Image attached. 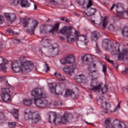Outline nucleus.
<instances>
[{
  "label": "nucleus",
  "mask_w": 128,
  "mask_h": 128,
  "mask_svg": "<svg viewBox=\"0 0 128 128\" xmlns=\"http://www.w3.org/2000/svg\"><path fill=\"white\" fill-rule=\"evenodd\" d=\"M72 27L71 26H64L61 30H60L59 32L61 34L66 36L67 38V42L69 43L74 42H83L84 43L85 46L88 44V41L86 40V35H80V32L76 30H75L74 35L72 34Z\"/></svg>",
  "instance_id": "nucleus-1"
},
{
  "label": "nucleus",
  "mask_w": 128,
  "mask_h": 128,
  "mask_svg": "<svg viewBox=\"0 0 128 128\" xmlns=\"http://www.w3.org/2000/svg\"><path fill=\"white\" fill-rule=\"evenodd\" d=\"M33 64L31 61H26V58L21 57L12 63V70L14 72H30L32 69Z\"/></svg>",
  "instance_id": "nucleus-2"
},
{
  "label": "nucleus",
  "mask_w": 128,
  "mask_h": 128,
  "mask_svg": "<svg viewBox=\"0 0 128 128\" xmlns=\"http://www.w3.org/2000/svg\"><path fill=\"white\" fill-rule=\"evenodd\" d=\"M31 96L34 98V104L37 108H46L48 104V102L46 100H42V98H46V94L44 92V90L40 88H36L31 92Z\"/></svg>",
  "instance_id": "nucleus-3"
},
{
  "label": "nucleus",
  "mask_w": 128,
  "mask_h": 128,
  "mask_svg": "<svg viewBox=\"0 0 128 128\" xmlns=\"http://www.w3.org/2000/svg\"><path fill=\"white\" fill-rule=\"evenodd\" d=\"M52 122L55 126H58L61 124H68V122H74V117L72 114H68L67 116H63L62 117L58 116L56 113L55 112H50L48 115V120L50 124H52Z\"/></svg>",
  "instance_id": "nucleus-4"
},
{
  "label": "nucleus",
  "mask_w": 128,
  "mask_h": 128,
  "mask_svg": "<svg viewBox=\"0 0 128 128\" xmlns=\"http://www.w3.org/2000/svg\"><path fill=\"white\" fill-rule=\"evenodd\" d=\"M98 81L92 80L90 84V87L91 88L90 90L94 92H102V94H104L108 92V86L104 83H100L98 85Z\"/></svg>",
  "instance_id": "nucleus-5"
},
{
  "label": "nucleus",
  "mask_w": 128,
  "mask_h": 128,
  "mask_svg": "<svg viewBox=\"0 0 128 128\" xmlns=\"http://www.w3.org/2000/svg\"><path fill=\"white\" fill-rule=\"evenodd\" d=\"M24 120L31 121L32 124H38L40 122V115L36 112H32L29 109H26L24 112Z\"/></svg>",
  "instance_id": "nucleus-6"
},
{
  "label": "nucleus",
  "mask_w": 128,
  "mask_h": 128,
  "mask_svg": "<svg viewBox=\"0 0 128 128\" xmlns=\"http://www.w3.org/2000/svg\"><path fill=\"white\" fill-rule=\"evenodd\" d=\"M87 12L89 14L86 12H84L83 16H90V20H91L92 24H94L96 26H98L102 24V23H96V21L94 20V14L96 12V8H87Z\"/></svg>",
  "instance_id": "nucleus-7"
},
{
  "label": "nucleus",
  "mask_w": 128,
  "mask_h": 128,
  "mask_svg": "<svg viewBox=\"0 0 128 128\" xmlns=\"http://www.w3.org/2000/svg\"><path fill=\"white\" fill-rule=\"evenodd\" d=\"M114 52L115 54H118V58L119 62H122L124 56H128V50L126 49H122V52H120V46H115L114 49Z\"/></svg>",
  "instance_id": "nucleus-8"
},
{
  "label": "nucleus",
  "mask_w": 128,
  "mask_h": 128,
  "mask_svg": "<svg viewBox=\"0 0 128 128\" xmlns=\"http://www.w3.org/2000/svg\"><path fill=\"white\" fill-rule=\"evenodd\" d=\"M114 8H116V12L118 14V16L119 18H124V4L122 3H118L117 4H113L112 6L110 8V10H114Z\"/></svg>",
  "instance_id": "nucleus-9"
},
{
  "label": "nucleus",
  "mask_w": 128,
  "mask_h": 128,
  "mask_svg": "<svg viewBox=\"0 0 128 128\" xmlns=\"http://www.w3.org/2000/svg\"><path fill=\"white\" fill-rule=\"evenodd\" d=\"M2 94H3V100L4 102H10V88L4 87L2 88Z\"/></svg>",
  "instance_id": "nucleus-10"
},
{
  "label": "nucleus",
  "mask_w": 128,
  "mask_h": 128,
  "mask_svg": "<svg viewBox=\"0 0 128 128\" xmlns=\"http://www.w3.org/2000/svg\"><path fill=\"white\" fill-rule=\"evenodd\" d=\"M58 48V44L56 43H54L49 46H48V54L51 57H54V56L58 54V52L56 54L54 53V50H56Z\"/></svg>",
  "instance_id": "nucleus-11"
},
{
  "label": "nucleus",
  "mask_w": 128,
  "mask_h": 128,
  "mask_svg": "<svg viewBox=\"0 0 128 128\" xmlns=\"http://www.w3.org/2000/svg\"><path fill=\"white\" fill-rule=\"evenodd\" d=\"M102 100L101 99L97 100V104L98 106H101V108L104 110L106 111L104 112V114H108V110L110 108V102H102Z\"/></svg>",
  "instance_id": "nucleus-12"
},
{
  "label": "nucleus",
  "mask_w": 128,
  "mask_h": 128,
  "mask_svg": "<svg viewBox=\"0 0 128 128\" xmlns=\"http://www.w3.org/2000/svg\"><path fill=\"white\" fill-rule=\"evenodd\" d=\"M92 66L90 65L88 67V70L90 71V72L88 73V76L90 78L91 80H96L98 78V72L96 70H94L93 71H90Z\"/></svg>",
  "instance_id": "nucleus-13"
},
{
  "label": "nucleus",
  "mask_w": 128,
  "mask_h": 128,
  "mask_svg": "<svg viewBox=\"0 0 128 128\" xmlns=\"http://www.w3.org/2000/svg\"><path fill=\"white\" fill-rule=\"evenodd\" d=\"M76 67V64H72V66H65L63 68V70L66 74H70L72 72H74Z\"/></svg>",
  "instance_id": "nucleus-14"
},
{
  "label": "nucleus",
  "mask_w": 128,
  "mask_h": 128,
  "mask_svg": "<svg viewBox=\"0 0 128 128\" xmlns=\"http://www.w3.org/2000/svg\"><path fill=\"white\" fill-rule=\"evenodd\" d=\"M4 16L10 22H12L16 20V16L14 13H4Z\"/></svg>",
  "instance_id": "nucleus-15"
},
{
  "label": "nucleus",
  "mask_w": 128,
  "mask_h": 128,
  "mask_svg": "<svg viewBox=\"0 0 128 128\" xmlns=\"http://www.w3.org/2000/svg\"><path fill=\"white\" fill-rule=\"evenodd\" d=\"M60 62L64 65L66 64H72L74 62V56L70 54L65 58L64 61V60H60Z\"/></svg>",
  "instance_id": "nucleus-16"
},
{
  "label": "nucleus",
  "mask_w": 128,
  "mask_h": 128,
  "mask_svg": "<svg viewBox=\"0 0 128 128\" xmlns=\"http://www.w3.org/2000/svg\"><path fill=\"white\" fill-rule=\"evenodd\" d=\"M64 96V98H68V96H70L72 98L73 100H76V98H78V94H76L72 90H68L65 92Z\"/></svg>",
  "instance_id": "nucleus-17"
},
{
  "label": "nucleus",
  "mask_w": 128,
  "mask_h": 128,
  "mask_svg": "<svg viewBox=\"0 0 128 128\" xmlns=\"http://www.w3.org/2000/svg\"><path fill=\"white\" fill-rule=\"evenodd\" d=\"M32 26L30 29H27L26 30L30 34H34V30H36V28L38 26V22L36 21V20H34L32 22Z\"/></svg>",
  "instance_id": "nucleus-18"
},
{
  "label": "nucleus",
  "mask_w": 128,
  "mask_h": 128,
  "mask_svg": "<svg viewBox=\"0 0 128 128\" xmlns=\"http://www.w3.org/2000/svg\"><path fill=\"white\" fill-rule=\"evenodd\" d=\"M100 36V34L96 31L92 32L90 38L92 42H96Z\"/></svg>",
  "instance_id": "nucleus-19"
},
{
  "label": "nucleus",
  "mask_w": 128,
  "mask_h": 128,
  "mask_svg": "<svg viewBox=\"0 0 128 128\" xmlns=\"http://www.w3.org/2000/svg\"><path fill=\"white\" fill-rule=\"evenodd\" d=\"M86 76H84L83 74H80L75 78V80L77 82L84 84L86 82Z\"/></svg>",
  "instance_id": "nucleus-20"
},
{
  "label": "nucleus",
  "mask_w": 128,
  "mask_h": 128,
  "mask_svg": "<svg viewBox=\"0 0 128 128\" xmlns=\"http://www.w3.org/2000/svg\"><path fill=\"white\" fill-rule=\"evenodd\" d=\"M52 42V40H50V39L45 38L42 40L41 42V46L42 48H46L48 46V44H50Z\"/></svg>",
  "instance_id": "nucleus-21"
},
{
  "label": "nucleus",
  "mask_w": 128,
  "mask_h": 128,
  "mask_svg": "<svg viewBox=\"0 0 128 128\" xmlns=\"http://www.w3.org/2000/svg\"><path fill=\"white\" fill-rule=\"evenodd\" d=\"M59 26L60 23L55 24L52 28L50 30L49 32H51L52 34H56V32H58V30Z\"/></svg>",
  "instance_id": "nucleus-22"
},
{
  "label": "nucleus",
  "mask_w": 128,
  "mask_h": 128,
  "mask_svg": "<svg viewBox=\"0 0 128 128\" xmlns=\"http://www.w3.org/2000/svg\"><path fill=\"white\" fill-rule=\"evenodd\" d=\"M49 88L50 90V92L52 94H54L56 92V83H49L48 84Z\"/></svg>",
  "instance_id": "nucleus-23"
},
{
  "label": "nucleus",
  "mask_w": 128,
  "mask_h": 128,
  "mask_svg": "<svg viewBox=\"0 0 128 128\" xmlns=\"http://www.w3.org/2000/svg\"><path fill=\"white\" fill-rule=\"evenodd\" d=\"M32 20V18L24 17L22 20V24L24 28H28V22Z\"/></svg>",
  "instance_id": "nucleus-24"
},
{
  "label": "nucleus",
  "mask_w": 128,
  "mask_h": 128,
  "mask_svg": "<svg viewBox=\"0 0 128 128\" xmlns=\"http://www.w3.org/2000/svg\"><path fill=\"white\" fill-rule=\"evenodd\" d=\"M23 104L26 106H30L32 104V98H26L22 100Z\"/></svg>",
  "instance_id": "nucleus-25"
},
{
  "label": "nucleus",
  "mask_w": 128,
  "mask_h": 128,
  "mask_svg": "<svg viewBox=\"0 0 128 128\" xmlns=\"http://www.w3.org/2000/svg\"><path fill=\"white\" fill-rule=\"evenodd\" d=\"M20 4L22 8H26L30 6V3L28 2V0H22L20 2Z\"/></svg>",
  "instance_id": "nucleus-26"
},
{
  "label": "nucleus",
  "mask_w": 128,
  "mask_h": 128,
  "mask_svg": "<svg viewBox=\"0 0 128 128\" xmlns=\"http://www.w3.org/2000/svg\"><path fill=\"white\" fill-rule=\"evenodd\" d=\"M82 62H88L89 60H92V56L90 54H86L82 57Z\"/></svg>",
  "instance_id": "nucleus-27"
},
{
  "label": "nucleus",
  "mask_w": 128,
  "mask_h": 128,
  "mask_svg": "<svg viewBox=\"0 0 128 128\" xmlns=\"http://www.w3.org/2000/svg\"><path fill=\"white\" fill-rule=\"evenodd\" d=\"M105 60L108 62H110V64H112L113 66L116 68H118V64L116 63H114V60H110V58L106 56H105Z\"/></svg>",
  "instance_id": "nucleus-28"
},
{
  "label": "nucleus",
  "mask_w": 128,
  "mask_h": 128,
  "mask_svg": "<svg viewBox=\"0 0 128 128\" xmlns=\"http://www.w3.org/2000/svg\"><path fill=\"white\" fill-rule=\"evenodd\" d=\"M114 122H119L118 124V128H126V124H124V122H120V120L118 119H115Z\"/></svg>",
  "instance_id": "nucleus-29"
},
{
  "label": "nucleus",
  "mask_w": 128,
  "mask_h": 128,
  "mask_svg": "<svg viewBox=\"0 0 128 128\" xmlns=\"http://www.w3.org/2000/svg\"><path fill=\"white\" fill-rule=\"evenodd\" d=\"M108 24V16H105L102 22V26L104 28H106V25Z\"/></svg>",
  "instance_id": "nucleus-30"
},
{
  "label": "nucleus",
  "mask_w": 128,
  "mask_h": 128,
  "mask_svg": "<svg viewBox=\"0 0 128 128\" xmlns=\"http://www.w3.org/2000/svg\"><path fill=\"white\" fill-rule=\"evenodd\" d=\"M12 114H13V115L16 120H18V110L17 109H14L12 111Z\"/></svg>",
  "instance_id": "nucleus-31"
},
{
  "label": "nucleus",
  "mask_w": 128,
  "mask_h": 128,
  "mask_svg": "<svg viewBox=\"0 0 128 128\" xmlns=\"http://www.w3.org/2000/svg\"><path fill=\"white\" fill-rule=\"evenodd\" d=\"M40 34H46V25H42L40 28Z\"/></svg>",
  "instance_id": "nucleus-32"
},
{
  "label": "nucleus",
  "mask_w": 128,
  "mask_h": 128,
  "mask_svg": "<svg viewBox=\"0 0 128 128\" xmlns=\"http://www.w3.org/2000/svg\"><path fill=\"white\" fill-rule=\"evenodd\" d=\"M76 2L80 6H84L86 1L84 0H76Z\"/></svg>",
  "instance_id": "nucleus-33"
},
{
  "label": "nucleus",
  "mask_w": 128,
  "mask_h": 128,
  "mask_svg": "<svg viewBox=\"0 0 128 128\" xmlns=\"http://www.w3.org/2000/svg\"><path fill=\"white\" fill-rule=\"evenodd\" d=\"M122 34L123 36H125V38H128V30H126V28H124L122 30Z\"/></svg>",
  "instance_id": "nucleus-34"
},
{
  "label": "nucleus",
  "mask_w": 128,
  "mask_h": 128,
  "mask_svg": "<svg viewBox=\"0 0 128 128\" xmlns=\"http://www.w3.org/2000/svg\"><path fill=\"white\" fill-rule=\"evenodd\" d=\"M96 54H100L102 52V50L98 47V44L96 42Z\"/></svg>",
  "instance_id": "nucleus-35"
},
{
  "label": "nucleus",
  "mask_w": 128,
  "mask_h": 128,
  "mask_svg": "<svg viewBox=\"0 0 128 128\" xmlns=\"http://www.w3.org/2000/svg\"><path fill=\"white\" fill-rule=\"evenodd\" d=\"M20 0H12L11 2V4L14 6H16L18 4H20Z\"/></svg>",
  "instance_id": "nucleus-36"
},
{
  "label": "nucleus",
  "mask_w": 128,
  "mask_h": 128,
  "mask_svg": "<svg viewBox=\"0 0 128 128\" xmlns=\"http://www.w3.org/2000/svg\"><path fill=\"white\" fill-rule=\"evenodd\" d=\"M0 60H2L3 64H4V66H6L4 64H8V61L6 58L3 59L2 58L0 57Z\"/></svg>",
  "instance_id": "nucleus-37"
},
{
  "label": "nucleus",
  "mask_w": 128,
  "mask_h": 128,
  "mask_svg": "<svg viewBox=\"0 0 128 128\" xmlns=\"http://www.w3.org/2000/svg\"><path fill=\"white\" fill-rule=\"evenodd\" d=\"M2 70L4 72H6V67L4 66V64H0V72Z\"/></svg>",
  "instance_id": "nucleus-38"
},
{
  "label": "nucleus",
  "mask_w": 128,
  "mask_h": 128,
  "mask_svg": "<svg viewBox=\"0 0 128 128\" xmlns=\"http://www.w3.org/2000/svg\"><path fill=\"white\" fill-rule=\"evenodd\" d=\"M8 126L10 128H14L16 126V122H8Z\"/></svg>",
  "instance_id": "nucleus-39"
},
{
  "label": "nucleus",
  "mask_w": 128,
  "mask_h": 128,
  "mask_svg": "<svg viewBox=\"0 0 128 128\" xmlns=\"http://www.w3.org/2000/svg\"><path fill=\"white\" fill-rule=\"evenodd\" d=\"M12 42L15 44H20V40L16 38H14L12 39Z\"/></svg>",
  "instance_id": "nucleus-40"
},
{
  "label": "nucleus",
  "mask_w": 128,
  "mask_h": 128,
  "mask_svg": "<svg viewBox=\"0 0 128 128\" xmlns=\"http://www.w3.org/2000/svg\"><path fill=\"white\" fill-rule=\"evenodd\" d=\"M102 46L103 48L106 49V50H108V42H103L102 44Z\"/></svg>",
  "instance_id": "nucleus-41"
},
{
  "label": "nucleus",
  "mask_w": 128,
  "mask_h": 128,
  "mask_svg": "<svg viewBox=\"0 0 128 128\" xmlns=\"http://www.w3.org/2000/svg\"><path fill=\"white\" fill-rule=\"evenodd\" d=\"M102 72H104V76H106V70H107V68L106 66L104 64L102 65Z\"/></svg>",
  "instance_id": "nucleus-42"
},
{
  "label": "nucleus",
  "mask_w": 128,
  "mask_h": 128,
  "mask_svg": "<svg viewBox=\"0 0 128 128\" xmlns=\"http://www.w3.org/2000/svg\"><path fill=\"white\" fill-rule=\"evenodd\" d=\"M7 32H8L9 34H18V33H16V32H14L10 28H8Z\"/></svg>",
  "instance_id": "nucleus-43"
},
{
  "label": "nucleus",
  "mask_w": 128,
  "mask_h": 128,
  "mask_svg": "<svg viewBox=\"0 0 128 128\" xmlns=\"http://www.w3.org/2000/svg\"><path fill=\"white\" fill-rule=\"evenodd\" d=\"M94 4V3L92 2V0H89L88 2V4L86 6V8H91L92 6Z\"/></svg>",
  "instance_id": "nucleus-44"
},
{
  "label": "nucleus",
  "mask_w": 128,
  "mask_h": 128,
  "mask_svg": "<svg viewBox=\"0 0 128 128\" xmlns=\"http://www.w3.org/2000/svg\"><path fill=\"white\" fill-rule=\"evenodd\" d=\"M108 29L110 31L114 30V24H110L108 26Z\"/></svg>",
  "instance_id": "nucleus-45"
},
{
  "label": "nucleus",
  "mask_w": 128,
  "mask_h": 128,
  "mask_svg": "<svg viewBox=\"0 0 128 128\" xmlns=\"http://www.w3.org/2000/svg\"><path fill=\"white\" fill-rule=\"evenodd\" d=\"M50 66L46 64V67L44 68V72H50Z\"/></svg>",
  "instance_id": "nucleus-46"
},
{
  "label": "nucleus",
  "mask_w": 128,
  "mask_h": 128,
  "mask_svg": "<svg viewBox=\"0 0 128 128\" xmlns=\"http://www.w3.org/2000/svg\"><path fill=\"white\" fill-rule=\"evenodd\" d=\"M54 76H56V78H60V72H55L54 73Z\"/></svg>",
  "instance_id": "nucleus-47"
},
{
  "label": "nucleus",
  "mask_w": 128,
  "mask_h": 128,
  "mask_svg": "<svg viewBox=\"0 0 128 128\" xmlns=\"http://www.w3.org/2000/svg\"><path fill=\"white\" fill-rule=\"evenodd\" d=\"M4 120V113L0 114V120Z\"/></svg>",
  "instance_id": "nucleus-48"
},
{
  "label": "nucleus",
  "mask_w": 128,
  "mask_h": 128,
  "mask_svg": "<svg viewBox=\"0 0 128 128\" xmlns=\"http://www.w3.org/2000/svg\"><path fill=\"white\" fill-rule=\"evenodd\" d=\"M60 104L62 105V104L60 102H54V106H60Z\"/></svg>",
  "instance_id": "nucleus-49"
},
{
  "label": "nucleus",
  "mask_w": 128,
  "mask_h": 128,
  "mask_svg": "<svg viewBox=\"0 0 128 128\" xmlns=\"http://www.w3.org/2000/svg\"><path fill=\"white\" fill-rule=\"evenodd\" d=\"M122 74L125 72V74H128V68H125L124 70L122 72Z\"/></svg>",
  "instance_id": "nucleus-50"
},
{
  "label": "nucleus",
  "mask_w": 128,
  "mask_h": 128,
  "mask_svg": "<svg viewBox=\"0 0 128 128\" xmlns=\"http://www.w3.org/2000/svg\"><path fill=\"white\" fill-rule=\"evenodd\" d=\"M50 2H53V4H54V6H57L58 4V2L54 1V0H50Z\"/></svg>",
  "instance_id": "nucleus-51"
},
{
  "label": "nucleus",
  "mask_w": 128,
  "mask_h": 128,
  "mask_svg": "<svg viewBox=\"0 0 128 128\" xmlns=\"http://www.w3.org/2000/svg\"><path fill=\"white\" fill-rule=\"evenodd\" d=\"M59 78H61V80H66V77H64V76H62V75L60 76V77Z\"/></svg>",
  "instance_id": "nucleus-52"
},
{
  "label": "nucleus",
  "mask_w": 128,
  "mask_h": 128,
  "mask_svg": "<svg viewBox=\"0 0 128 128\" xmlns=\"http://www.w3.org/2000/svg\"><path fill=\"white\" fill-rule=\"evenodd\" d=\"M3 18H4L3 16H0V24H2Z\"/></svg>",
  "instance_id": "nucleus-53"
},
{
  "label": "nucleus",
  "mask_w": 128,
  "mask_h": 128,
  "mask_svg": "<svg viewBox=\"0 0 128 128\" xmlns=\"http://www.w3.org/2000/svg\"><path fill=\"white\" fill-rule=\"evenodd\" d=\"M4 100V94H0V100Z\"/></svg>",
  "instance_id": "nucleus-54"
},
{
  "label": "nucleus",
  "mask_w": 128,
  "mask_h": 128,
  "mask_svg": "<svg viewBox=\"0 0 128 128\" xmlns=\"http://www.w3.org/2000/svg\"><path fill=\"white\" fill-rule=\"evenodd\" d=\"M39 52H40L41 56H44V52H42V49L39 50Z\"/></svg>",
  "instance_id": "nucleus-55"
},
{
  "label": "nucleus",
  "mask_w": 128,
  "mask_h": 128,
  "mask_svg": "<svg viewBox=\"0 0 128 128\" xmlns=\"http://www.w3.org/2000/svg\"><path fill=\"white\" fill-rule=\"evenodd\" d=\"M120 103H118L117 105V106L116 107V110H120Z\"/></svg>",
  "instance_id": "nucleus-56"
},
{
  "label": "nucleus",
  "mask_w": 128,
  "mask_h": 128,
  "mask_svg": "<svg viewBox=\"0 0 128 128\" xmlns=\"http://www.w3.org/2000/svg\"><path fill=\"white\" fill-rule=\"evenodd\" d=\"M60 38L61 40H64V36H60Z\"/></svg>",
  "instance_id": "nucleus-57"
},
{
  "label": "nucleus",
  "mask_w": 128,
  "mask_h": 128,
  "mask_svg": "<svg viewBox=\"0 0 128 128\" xmlns=\"http://www.w3.org/2000/svg\"><path fill=\"white\" fill-rule=\"evenodd\" d=\"M65 22H70V19H68V18H65Z\"/></svg>",
  "instance_id": "nucleus-58"
},
{
  "label": "nucleus",
  "mask_w": 128,
  "mask_h": 128,
  "mask_svg": "<svg viewBox=\"0 0 128 128\" xmlns=\"http://www.w3.org/2000/svg\"><path fill=\"white\" fill-rule=\"evenodd\" d=\"M58 96H62V92H58Z\"/></svg>",
  "instance_id": "nucleus-59"
},
{
  "label": "nucleus",
  "mask_w": 128,
  "mask_h": 128,
  "mask_svg": "<svg viewBox=\"0 0 128 128\" xmlns=\"http://www.w3.org/2000/svg\"><path fill=\"white\" fill-rule=\"evenodd\" d=\"M86 123L88 124H91L92 126H94V123H90V122H86Z\"/></svg>",
  "instance_id": "nucleus-60"
},
{
  "label": "nucleus",
  "mask_w": 128,
  "mask_h": 128,
  "mask_svg": "<svg viewBox=\"0 0 128 128\" xmlns=\"http://www.w3.org/2000/svg\"><path fill=\"white\" fill-rule=\"evenodd\" d=\"M66 18H60V20H62V22H65Z\"/></svg>",
  "instance_id": "nucleus-61"
},
{
  "label": "nucleus",
  "mask_w": 128,
  "mask_h": 128,
  "mask_svg": "<svg viewBox=\"0 0 128 128\" xmlns=\"http://www.w3.org/2000/svg\"><path fill=\"white\" fill-rule=\"evenodd\" d=\"M36 8H38V6L36 4H34V10H36Z\"/></svg>",
  "instance_id": "nucleus-62"
},
{
  "label": "nucleus",
  "mask_w": 128,
  "mask_h": 128,
  "mask_svg": "<svg viewBox=\"0 0 128 128\" xmlns=\"http://www.w3.org/2000/svg\"><path fill=\"white\" fill-rule=\"evenodd\" d=\"M6 86H10V84H8V80L6 81Z\"/></svg>",
  "instance_id": "nucleus-63"
},
{
  "label": "nucleus",
  "mask_w": 128,
  "mask_h": 128,
  "mask_svg": "<svg viewBox=\"0 0 128 128\" xmlns=\"http://www.w3.org/2000/svg\"><path fill=\"white\" fill-rule=\"evenodd\" d=\"M74 15L76 16H78V13L74 12Z\"/></svg>",
  "instance_id": "nucleus-64"
}]
</instances>
